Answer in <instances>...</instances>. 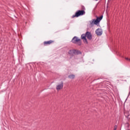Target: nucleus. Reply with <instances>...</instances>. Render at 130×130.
Masks as SVG:
<instances>
[{"instance_id": "obj_10", "label": "nucleus", "mask_w": 130, "mask_h": 130, "mask_svg": "<svg viewBox=\"0 0 130 130\" xmlns=\"http://www.w3.org/2000/svg\"><path fill=\"white\" fill-rule=\"evenodd\" d=\"M75 77H76V76H75V75L72 74V75H70L68 76V78H69V79H75Z\"/></svg>"}, {"instance_id": "obj_12", "label": "nucleus", "mask_w": 130, "mask_h": 130, "mask_svg": "<svg viewBox=\"0 0 130 130\" xmlns=\"http://www.w3.org/2000/svg\"><path fill=\"white\" fill-rule=\"evenodd\" d=\"M117 129V125H115L114 126V130H116Z\"/></svg>"}, {"instance_id": "obj_4", "label": "nucleus", "mask_w": 130, "mask_h": 130, "mask_svg": "<svg viewBox=\"0 0 130 130\" xmlns=\"http://www.w3.org/2000/svg\"><path fill=\"white\" fill-rule=\"evenodd\" d=\"M71 42H72V43H74V44L77 43L78 45H81L82 44V42H81V39H79L77 37H74L72 39Z\"/></svg>"}, {"instance_id": "obj_3", "label": "nucleus", "mask_w": 130, "mask_h": 130, "mask_svg": "<svg viewBox=\"0 0 130 130\" xmlns=\"http://www.w3.org/2000/svg\"><path fill=\"white\" fill-rule=\"evenodd\" d=\"M86 14V12H85V10H78L76 13L75 15H73L72 16V19H74V18H78V17H80V16H83V15H85Z\"/></svg>"}, {"instance_id": "obj_9", "label": "nucleus", "mask_w": 130, "mask_h": 130, "mask_svg": "<svg viewBox=\"0 0 130 130\" xmlns=\"http://www.w3.org/2000/svg\"><path fill=\"white\" fill-rule=\"evenodd\" d=\"M73 53L74 54H76V55H78V54H82V52L77 50H73Z\"/></svg>"}, {"instance_id": "obj_14", "label": "nucleus", "mask_w": 130, "mask_h": 130, "mask_svg": "<svg viewBox=\"0 0 130 130\" xmlns=\"http://www.w3.org/2000/svg\"><path fill=\"white\" fill-rule=\"evenodd\" d=\"M82 10H85V7L84 6H82Z\"/></svg>"}, {"instance_id": "obj_5", "label": "nucleus", "mask_w": 130, "mask_h": 130, "mask_svg": "<svg viewBox=\"0 0 130 130\" xmlns=\"http://www.w3.org/2000/svg\"><path fill=\"white\" fill-rule=\"evenodd\" d=\"M124 115L127 119H130V118H129L130 115V106L128 107L127 110L124 112Z\"/></svg>"}, {"instance_id": "obj_2", "label": "nucleus", "mask_w": 130, "mask_h": 130, "mask_svg": "<svg viewBox=\"0 0 130 130\" xmlns=\"http://www.w3.org/2000/svg\"><path fill=\"white\" fill-rule=\"evenodd\" d=\"M103 19V15L101 17H96V19H93L92 20L89 21V25L90 27H94V25H98L100 23V21Z\"/></svg>"}, {"instance_id": "obj_13", "label": "nucleus", "mask_w": 130, "mask_h": 130, "mask_svg": "<svg viewBox=\"0 0 130 130\" xmlns=\"http://www.w3.org/2000/svg\"><path fill=\"white\" fill-rule=\"evenodd\" d=\"M125 59L126 60H128V61H130V58H127V57H126V58H125Z\"/></svg>"}, {"instance_id": "obj_11", "label": "nucleus", "mask_w": 130, "mask_h": 130, "mask_svg": "<svg viewBox=\"0 0 130 130\" xmlns=\"http://www.w3.org/2000/svg\"><path fill=\"white\" fill-rule=\"evenodd\" d=\"M69 54H70L71 56H74V53L73 52V50H70L69 51Z\"/></svg>"}, {"instance_id": "obj_7", "label": "nucleus", "mask_w": 130, "mask_h": 130, "mask_svg": "<svg viewBox=\"0 0 130 130\" xmlns=\"http://www.w3.org/2000/svg\"><path fill=\"white\" fill-rule=\"evenodd\" d=\"M63 88V82L61 81L60 83L56 86V90L57 91H59V90H61Z\"/></svg>"}, {"instance_id": "obj_1", "label": "nucleus", "mask_w": 130, "mask_h": 130, "mask_svg": "<svg viewBox=\"0 0 130 130\" xmlns=\"http://www.w3.org/2000/svg\"><path fill=\"white\" fill-rule=\"evenodd\" d=\"M92 40V34H91V32L90 31H86L85 34H83L81 35V38L83 41V42L85 43V44H88V40Z\"/></svg>"}, {"instance_id": "obj_8", "label": "nucleus", "mask_w": 130, "mask_h": 130, "mask_svg": "<svg viewBox=\"0 0 130 130\" xmlns=\"http://www.w3.org/2000/svg\"><path fill=\"white\" fill-rule=\"evenodd\" d=\"M53 42H54V41H53V40L45 41L44 42V46H47V45H50V44H52Z\"/></svg>"}, {"instance_id": "obj_6", "label": "nucleus", "mask_w": 130, "mask_h": 130, "mask_svg": "<svg viewBox=\"0 0 130 130\" xmlns=\"http://www.w3.org/2000/svg\"><path fill=\"white\" fill-rule=\"evenodd\" d=\"M103 31L102 30V29L101 28H98L95 30V34L98 35V36H101V35L103 34Z\"/></svg>"}]
</instances>
